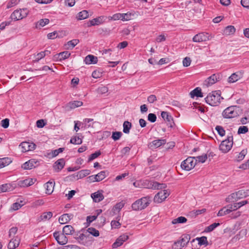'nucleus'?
<instances>
[{"mask_svg": "<svg viewBox=\"0 0 249 249\" xmlns=\"http://www.w3.org/2000/svg\"><path fill=\"white\" fill-rule=\"evenodd\" d=\"M235 32V28L233 26L230 25L226 27L224 30V33L226 35L233 34Z\"/></svg>", "mask_w": 249, "mask_h": 249, "instance_id": "nucleus-43", "label": "nucleus"}, {"mask_svg": "<svg viewBox=\"0 0 249 249\" xmlns=\"http://www.w3.org/2000/svg\"><path fill=\"white\" fill-rule=\"evenodd\" d=\"M97 61V57L91 54L87 55L84 59V62L86 64H96Z\"/></svg>", "mask_w": 249, "mask_h": 249, "instance_id": "nucleus-27", "label": "nucleus"}, {"mask_svg": "<svg viewBox=\"0 0 249 249\" xmlns=\"http://www.w3.org/2000/svg\"><path fill=\"white\" fill-rule=\"evenodd\" d=\"M239 107L236 106H232L227 107L222 112V116L225 118L230 119L239 116Z\"/></svg>", "mask_w": 249, "mask_h": 249, "instance_id": "nucleus-2", "label": "nucleus"}, {"mask_svg": "<svg viewBox=\"0 0 249 249\" xmlns=\"http://www.w3.org/2000/svg\"><path fill=\"white\" fill-rule=\"evenodd\" d=\"M65 164V160L63 159H60L54 163L53 168L55 171L59 172L64 168Z\"/></svg>", "mask_w": 249, "mask_h": 249, "instance_id": "nucleus-24", "label": "nucleus"}, {"mask_svg": "<svg viewBox=\"0 0 249 249\" xmlns=\"http://www.w3.org/2000/svg\"><path fill=\"white\" fill-rule=\"evenodd\" d=\"M93 119L86 118L83 120L84 124H85L84 127L85 128H89L90 127H93V124L98 123L96 122H93Z\"/></svg>", "mask_w": 249, "mask_h": 249, "instance_id": "nucleus-34", "label": "nucleus"}, {"mask_svg": "<svg viewBox=\"0 0 249 249\" xmlns=\"http://www.w3.org/2000/svg\"><path fill=\"white\" fill-rule=\"evenodd\" d=\"M195 161H196V162L197 161L199 162L203 163L207 160V156L206 154H204L201 156L195 157Z\"/></svg>", "mask_w": 249, "mask_h": 249, "instance_id": "nucleus-52", "label": "nucleus"}, {"mask_svg": "<svg viewBox=\"0 0 249 249\" xmlns=\"http://www.w3.org/2000/svg\"><path fill=\"white\" fill-rule=\"evenodd\" d=\"M74 230L73 228L71 225H66L64 227L63 229V233L66 235H71L73 234Z\"/></svg>", "mask_w": 249, "mask_h": 249, "instance_id": "nucleus-32", "label": "nucleus"}, {"mask_svg": "<svg viewBox=\"0 0 249 249\" xmlns=\"http://www.w3.org/2000/svg\"><path fill=\"white\" fill-rule=\"evenodd\" d=\"M213 38L211 35L206 32H201L196 35L193 38L195 42H205L211 40Z\"/></svg>", "mask_w": 249, "mask_h": 249, "instance_id": "nucleus-8", "label": "nucleus"}, {"mask_svg": "<svg viewBox=\"0 0 249 249\" xmlns=\"http://www.w3.org/2000/svg\"><path fill=\"white\" fill-rule=\"evenodd\" d=\"M122 14L117 13V14H114L111 17H109V19L110 20H119V19L122 20Z\"/></svg>", "mask_w": 249, "mask_h": 249, "instance_id": "nucleus-61", "label": "nucleus"}, {"mask_svg": "<svg viewBox=\"0 0 249 249\" xmlns=\"http://www.w3.org/2000/svg\"><path fill=\"white\" fill-rule=\"evenodd\" d=\"M12 190V186L9 183H6L0 185V193L10 191Z\"/></svg>", "mask_w": 249, "mask_h": 249, "instance_id": "nucleus-33", "label": "nucleus"}, {"mask_svg": "<svg viewBox=\"0 0 249 249\" xmlns=\"http://www.w3.org/2000/svg\"><path fill=\"white\" fill-rule=\"evenodd\" d=\"M182 63L184 67H188L191 64V59L190 57H186L183 59Z\"/></svg>", "mask_w": 249, "mask_h": 249, "instance_id": "nucleus-64", "label": "nucleus"}, {"mask_svg": "<svg viewBox=\"0 0 249 249\" xmlns=\"http://www.w3.org/2000/svg\"><path fill=\"white\" fill-rule=\"evenodd\" d=\"M150 201V197H143L134 202L132 205V208L134 211L143 210L149 205Z\"/></svg>", "mask_w": 249, "mask_h": 249, "instance_id": "nucleus-1", "label": "nucleus"}, {"mask_svg": "<svg viewBox=\"0 0 249 249\" xmlns=\"http://www.w3.org/2000/svg\"><path fill=\"white\" fill-rule=\"evenodd\" d=\"M122 21H128L131 20L135 16V13L128 12L126 13L122 14Z\"/></svg>", "mask_w": 249, "mask_h": 249, "instance_id": "nucleus-38", "label": "nucleus"}, {"mask_svg": "<svg viewBox=\"0 0 249 249\" xmlns=\"http://www.w3.org/2000/svg\"><path fill=\"white\" fill-rule=\"evenodd\" d=\"M39 165V161L32 159L25 162L22 165V168L24 170H30L37 167Z\"/></svg>", "mask_w": 249, "mask_h": 249, "instance_id": "nucleus-13", "label": "nucleus"}, {"mask_svg": "<svg viewBox=\"0 0 249 249\" xmlns=\"http://www.w3.org/2000/svg\"><path fill=\"white\" fill-rule=\"evenodd\" d=\"M151 186L153 187L151 188V189H161L166 187L165 184L159 183L155 181H152Z\"/></svg>", "mask_w": 249, "mask_h": 249, "instance_id": "nucleus-40", "label": "nucleus"}, {"mask_svg": "<svg viewBox=\"0 0 249 249\" xmlns=\"http://www.w3.org/2000/svg\"><path fill=\"white\" fill-rule=\"evenodd\" d=\"M91 196L95 202H99L103 200L104 198L102 191H98L92 194Z\"/></svg>", "mask_w": 249, "mask_h": 249, "instance_id": "nucleus-23", "label": "nucleus"}, {"mask_svg": "<svg viewBox=\"0 0 249 249\" xmlns=\"http://www.w3.org/2000/svg\"><path fill=\"white\" fill-rule=\"evenodd\" d=\"M53 216V213L51 212L43 213L40 216V220L45 221L50 219Z\"/></svg>", "mask_w": 249, "mask_h": 249, "instance_id": "nucleus-47", "label": "nucleus"}, {"mask_svg": "<svg viewBox=\"0 0 249 249\" xmlns=\"http://www.w3.org/2000/svg\"><path fill=\"white\" fill-rule=\"evenodd\" d=\"M73 217L72 214L65 213L62 215L59 218V222L61 224H64L68 222Z\"/></svg>", "mask_w": 249, "mask_h": 249, "instance_id": "nucleus-26", "label": "nucleus"}, {"mask_svg": "<svg viewBox=\"0 0 249 249\" xmlns=\"http://www.w3.org/2000/svg\"><path fill=\"white\" fill-rule=\"evenodd\" d=\"M95 176L97 182H99L103 180L106 177V173L105 171H103Z\"/></svg>", "mask_w": 249, "mask_h": 249, "instance_id": "nucleus-49", "label": "nucleus"}, {"mask_svg": "<svg viewBox=\"0 0 249 249\" xmlns=\"http://www.w3.org/2000/svg\"><path fill=\"white\" fill-rule=\"evenodd\" d=\"M190 95L192 98H194L196 96L197 97H203L202 93L201 92V89L200 88H196L190 92Z\"/></svg>", "mask_w": 249, "mask_h": 249, "instance_id": "nucleus-29", "label": "nucleus"}, {"mask_svg": "<svg viewBox=\"0 0 249 249\" xmlns=\"http://www.w3.org/2000/svg\"><path fill=\"white\" fill-rule=\"evenodd\" d=\"M20 239L18 236H16L14 238L11 239L9 242L8 248L9 249H15L17 248L19 244Z\"/></svg>", "mask_w": 249, "mask_h": 249, "instance_id": "nucleus-22", "label": "nucleus"}, {"mask_svg": "<svg viewBox=\"0 0 249 249\" xmlns=\"http://www.w3.org/2000/svg\"><path fill=\"white\" fill-rule=\"evenodd\" d=\"M196 164L195 157H189L183 160L181 164V167L186 171H190L192 169Z\"/></svg>", "mask_w": 249, "mask_h": 249, "instance_id": "nucleus-7", "label": "nucleus"}, {"mask_svg": "<svg viewBox=\"0 0 249 249\" xmlns=\"http://www.w3.org/2000/svg\"><path fill=\"white\" fill-rule=\"evenodd\" d=\"M122 136V133L120 131H115L112 133V138L114 141H117Z\"/></svg>", "mask_w": 249, "mask_h": 249, "instance_id": "nucleus-53", "label": "nucleus"}, {"mask_svg": "<svg viewBox=\"0 0 249 249\" xmlns=\"http://www.w3.org/2000/svg\"><path fill=\"white\" fill-rule=\"evenodd\" d=\"M132 127V124L128 121H124L123 124V132L125 134H128Z\"/></svg>", "mask_w": 249, "mask_h": 249, "instance_id": "nucleus-39", "label": "nucleus"}, {"mask_svg": "<svg viewBox=\"0 0 249 249\" xmlns=\"http://www.w3.org/2000/svg\"><path fill=\"white\" fill-rule=\"evenodd\" d=\"M191 239L189 234H183L181 236V239L175 243V245L177 247V249H181L186 246Z\"/></svg>", "mask_w": 249, "mask_h": 249, "instance_id": "nucleus-12", "label": "nucleus"}, {"mask_svg": "<svg viewBox=\"0 0 249 249\" xmlns=\"http://www.w3.org/2000/svg\"><path fill=\"white\" fill-rule=\"evenodd\" d=\"M70 142L74 144H80L82 143V140L79 136H74L71 138Z\"/></svg>", "mask_w": 249, "mask_h": 249, "instance_id": "nucleus-48", "label": "nucleus"}, {"mask_svg": "<svg viewBox=\"0 0 249 249\" xmlns=\"http://www.w3.org/2000/svg\"><path fill=\"white\" fill-rule=\"evenodd\" d=\"M124 206L123 202H119L117 203L115 206L113 207V210L114 211L119 212Z\"/></svg>", "mask_w": 249, "mask_h": 249, "instance_id": "nucleus-59", "label": "nucleus"}, {"mask_svg": "<svg viewBox=\"0 0 249 249\" xmlns=\"http://www.w3.org/2000/svg\"><path fill=\"white\" fill-rule=\"evenodd\" d=\"M54 184L53 181H49L44 184L46 194L50 195L53 192Z\"/></svg>", "mask_w": 249, "mask_h": 249, "instance_id": "nucleus-25", "label": "nucleus"}, {"mask_svg": "<svg viewBox=\"0 0 249 249\" xmlns=\"http://www.w3.org/2000/svg\"><path fill=\"white\" fill-rule=\"evenodd\" d=\"M187 219L186 217L184 216H179L177 218L174 219L171 223L172 224H176L178 223H184L186 222Z\"/></svg>", "mask_w": 249, "mask_h": 249, "instance_id": "nucleus-44", "label": "nucleus"}, {"mask_svg": "<svg viewBox=\"0 0 249 249\" xmlns=\"http://www.w3.org/2000/svg\"><path fill=\"white\" fill-rule=\"evenodd\" d=\"M58 32L57 31H54L52 33H49L47 35V37L49 39H53L57 37Z\"/></svg>", "mask_w": 249, "mask_h": 249, "instance_id": "nucleus-58", "label": "nucleus"}, {"mask_svg": "<svg viewBox=\"0 0 249 249\" xmlns=\"http://www.w3.org/2000/svg\"><path fill=\"white\" fill-rule=\"evenodd\" d=\"M90 173V171L89 170H82L77 173V177L78 178H82L86 177L87 176L89 175Z\"/></svg>", "mask_w": 249, "mask_h": 249, "instance_id": "nucleus-36", "label": "nucleus"}, {"mask_svg": "<svg viewBox=\"0 0 249 249\" xmlns=\"http://www.w3.org/2000/svg\"><path fill=\"white\" fill-rule=\"evenodd\" d=\"M152 181L148 179H140L135 181L133 184L136 188L151 189V188H153L151 186Z\"/></svg>", "mask_w": 249, "mask_h": 249, "instance_id": "nucleus-9", "label": "nucleus"}, {"mask_svg": "<svg viewBox=\"0 0 249 249\" xmlns=\"http://www.w3.org/2000/svg\"><path fill=\"white\" fill-rule=\"evenodd\" d=\"M128 239V236L126 234H123L120 236L112 244L113 248H117L121 246L124 242Z\"/></svg>", "mask_w": 249, "mask_h": 249, "instance_id": "nucleus-19", "label": "nucleus"}, {"mask_svg": "<svg viewBox=\"0 0 249 249\" xmlns=\"http://www.w3.org/2000/svg\"><path fill=\"white\" fill-rule=\"evenodd\" d=\"M222 97L217 91H213L209 93L205 98L206 102L212 106H216L220 103Z\"/></svg>", "mask_w": 249, "mask_h": 249, "instance_id": "nucleus-3", "label": "nucleus"}, {"mask_svg": "<svg viewBox=\"0 0 249 249\" xmlns=\"http://www.w3.org/2000/svg\"><path fill=\"white\" fill-rule=\"evenodd\" d=\"M27 15L26 9H19L15 10L11 14L12 19L15 20H18L25 18Z\"/></svg>", "mask_w": 249, "mask_h": 249, "instance_id": "nucleus-11", "label": "nucleus"}, {"mask_svg": "<svg viewBox=\"0 0 249 249\" xmlns=\"http://www.w3.org/2000/svg\"><path fill=\"white\" fill-rule=\"evenodd\" d=\"M82 105L83 102L80 101H74L73 102H71L68 104V106L71 109L81 107Z\"/></svg>", "mask_w": 249, "mask_h": 249, "instance_id": "nucleus-42", "label": "nucleus"}, {"mask_svg": "<svg viewBox=\"0 0 249 249\" xmlns=\"http://www.w3.org/2000/svg\"><path fill=\"white\" fill-rule=\"evenodd\" d=\"M50 20L48 18H44L40 19L38 22L36 23V28L37 29H41L42 27L48 24Z\"/></svg>", "mask_w": 249, "mask_h": 249, "instance_id": "nucleus-28", "label": "nucleus"}, {"mask_svg": "<svg viewBox=\"0 0 249 249\" xmlns=\"http://www.w3.org/2000/svg\"><path fill=\"white\" fill-rule=\"evenodd\" d=\"M215 129L217 130L218 134L220 136H223L225 135V131L222 126L219 125L216 126L215 127Z\"/></svg>", "mask_w": 249, "mask_h": 249, "instance_id": "nucleus-62", "label": "nucleus"}, {"mask_svg": "<svg viewBox=\"0 0 249 249\" xmlns=\"http://www.w3.org/2000/svg\"><path fill=\"white\" fill-rule=\"evenodd\" d=\"M75 238L79 244L87 247L91 245L93 241V238L86 233H80Z\"/></svg>", "mask_w": 249, "mask_h": 249, "instance_id": "nucleus-5", "label": "nucleus"}, {"mask_svg": "<svg viewBox=\"0 0 249 249\" xmlns=\"http://www.w3.org/2000/svg\"><path fill=\"white\" fill-rule=\"evenodd\" d=\"M79 40L78 39H72L68 41L66 44L65 47L66 49H73L78 43Z\"/></svg>", "mask_w": 249, "mask_h": 249, "instance_id": "nucleus-30", "label": "nucleus"}, {"mask_svg": "<svg viewBox=\"0 0 249 249\" xmlns=\"http://www.w3.org/2000/svg\"><path fill=\"white\" fill-rule=\"evenodd\" d=\"M22 152L33 150L36 148V144L32 142H23L19 145Z\"/></svg>", "mask_w": 249, "mask_h": 249, "instance_id": "nucleus-15", "label": "nucleus"}, {"mask_svg": "<svg viewBox=\"0 0 249 249\" xmlns=\"http://www.w3.org/2000/svg\"><path fill=\"white\" fill-rule=\"evenodd\" d=\"M249 196V190H241L231 194L228 199L232 201L237 200Z\"/></svg>", "mask_w": 249, "mask_h": 249, "instance_id": "nucleus-6", "label": "nucleus"}, {"mask_svg": "<svg viewBox=\"0 0 249 249\" xmlns=\"http://www.w3.org/2000/svg\"><path fill=\"white\" fill-rule=\"evenodd\" d=\"M148 120L151 123H154L156 121L157 116L154 113H149L148 115Z\"/></svg>", "mask_w": 249, "mask_h": 249, "instance_id": "nucleus-63", "label": "nucleus"}, {"mask_svg": "<svg viewBox=\"0 0 249 249\" xmlns=\"http://www.w3.org/2000/svg\"><path fill=\"white\" fill-rule=\"evenodd\" d=\"M105 19L106 17L103 16L93 18L89 20L90 25L89 26L100 25L104 22Z\"/></svg>", "mask_w": 249, "mask_h": 249, "instance_id": "nucleus-21", "label": "nucleus"}, {"mask_svg": "<svg viewBox=\"0 0 249 249\" xmlns=\"http://www.w3.org/2000/svg\"><path fill=\"white\" fill-rule=\"evenodd\" d=\"M108 91V88L106 86L99 87L97 89V92L99 94H104Z\"/></svg>", "mask_w": 249, "mask_h": 249, "instance_id": "nucleus-57", "label": "nucleus"}, {"mask_svg": "<svg viewBox=\"0 0 249 249\" xmlns=\"http://www.w3.org/2000/svg\"><path fill=\"white\" fill-rule=\"evenodd\" d=\"M249 130L248 127L246 126H241L238 130V134H245Z\"/></svg>", "mask_w": 249, "mask_h": 249, "instance_id": "nucleus-60", "label": "nucleus"}, {"mask_svg": "<svg viewBox=\"0 0 249 249\" xmlns=\"http://www.w3.org/2000/svg\"><path fill=\"white\" fill-rule=\"evenodd\" d=\"M197 240L198 241V244L200 245L208 244L207 239V237L205 236H202L201 237L197 238Z\"/></svg>", "mask_w": 249, "mask_h": 249, "instance_id": "nucleus-56", "label": "nucleus"}, {"mask_svg": "<svg viewBox=\"0 0 249 249\" xmlns=\"http://www.w3.org/2000/svg\"><path fill=\"white\" fill-rule=\"evenodd\" d=\"M86 233L89 234V235L90 234L95 237H97L99 235V231L95 228L92 227H90L88 229Z\"/></svg>", "mask_w": 249, "mask_h": 249, "instance_id": "nucleus-46", "label": "nucleus"}, {"mask_svg": "<svg viewBox=\"0 0 249 249\" xmlns=\"http://www.w3.org/2000/svg\"><path fill=\"white\" fill-rule=\"evenodd\" d=\"M34 183L32 178H28L19 182V185L21 187H28L33 185Z\"/></svg>", "mask_w": 249, "mask_h": 249, "instance_id": "nucleus-31", "label": "nucleus"}, {"mask_svg": "<svg viewBox=\"0 0 249 249\" xmlns=\"http://www.w3.org/2000/svg\"><path fill=\"white\" fill-rule=\"evenodd\" d=\"M231 213V210L229 209L228 206L225 207L220 210L217 213L218 216H221L226 214H228Z\"/></svg>", "mask_w": 249, "mask_h": 249, "instance_id": "nucleus-37", "label": "nucleus"}, {"mask_svg": "<svg viewBox=\"0 0 249 249\" xmlns=\"http://www.w3.org/2000/svg\"><path fill=\"white\" fill-rule=\"evenodd\" d=\"M101 154V152L100 151H96L95 153L91 154L89 158L88 159V162H90L93 160L94 159L98 157Z\"/></svg>", "mask_w": 249, "mask_h": 249, "instance_id": "nucleus-55", "label": "nucleus"}, {"mask_svg": "<svg viewBox=\"0 0 249 249\" xmlns=\"http://www.w3.org/2000/svg\"><path fill=\"white\" fill-rule=\"evenodd\" d=\"M12 160L9 158H4L0 159V169L9 165Z\"/></svg>", "mask_w": 249, "mask_h": 249, "instance_id": "nucleus-35", "label": "nucleus"}, {"mask_svg": "<svg viewBox=\"0 0 249 249\" xmlns=\"http://www.w3.org/2000/svg\"><path fill=\"white\" fill-rule=\"evenodd\" d=\"M89 17V13L87 10H83L80 12L77 16V18L78 20H82L87 18Z\"/></svg>", "mask_w": 249, "mask_h": 249, "instance_id": "nucleus-45", "label": "nucleus"}, {"mask_svg": "<svg viewBox=\"0 0 249 249\" xmlns=\"http://www.w3.org/2000/svg\"><path fill=\"white\" fill-rule=\"evenodd\" d=\"M243 76V72L238 71L231 74L227 79V82L230 83H233L241 79Z\"/></svg>", "mask_w": 249, "mask_h": 249, "instance_id": "nucleus-17", "label": "nucleus"}, {"mask_svg": "<svg viewBox=\"0 0 249 249\" xmlns=\"http://www.w3.org/2000/svg\"><path fill=\"white\" fill-rule=\"evenodd\" d=\"M166 143V140L164 139H158L152 141L148 145L150 148H156Z\"/></svg>", "mask_w": 249, "mask_h": 249, "instance_id": "nucleus-20", "label": "nucleus"}, {"mask_svg": "<svg viewBox=\"0 0 249 249\" xmlns=\"http://www.w3.org/2000/svg\"><path fill=\"white\" fill-rule=\"evenodd\" d=\"M170 193L167 190H161L158 193L154 198V202L160 203L165 200L169 196Z\"/></svg>", "mask_w": 249, "mask_h": 249, "instance_id": "nucleus-10", "label": "nucleus"}, {"mask_svg": "<svg viewBox=\"0 0 249 249\" xmlns=\"http://www.w3.org/2000/svg\"><path fill=\"white\" fill-rule=\"evenodd\" d=\"M161 116L162 119L167 122V125L170 127H173L175 124L173 118L167 111H162L161 113Z\"/></svg>", "mask_w": 249, "mask_h": 249, "instance_id": "nucleus-18", "label": "nucleus"}, {"mask_svg": "<svg viewBox=\"0 0 249 249\" xmlns=\"http://www.w3.org/2000/svg\"><path fill=\"white\" fill-rule=\"evenodd\" d=\"M220 79V75L219 74H213L211 76L207 78L204 82V85L206 87L212 86L219 81Z\"/></svg>", "mask_w": 249, "mask_h": 249, "instance_id": "nucleus-16", "label": "nucleus"}, {"mask_svg": "<svg viewBox=\"0 0 249 249\" xmlns=\"http://www.w3.org/2000/svg\"><path fill=\"white\" fill-rule=\"evenodd\" d=\"M220 225L219 223H214L210 226H208L206 228L205 230V231L206 232H211L214 230L215 228Z\"/></svg>", "mask_w": 249, "mask_h": 249, "instance_id": "nucleus-50", "label": "nucleus"}, {"mask_svg": "<svg viewBox=\"0 0 249 249\" xmlns=\"http://www.w3.org/2000/svg\"><path fill=\"white\" fill-rule=\"evenodd\" d=\"M247 153V150L246 149L242 150L239 154L237 157V160L240 161L243 160Z\"/></svg>", "mask_w": 249, "mask_h": 249, "instance_id": "nucleus-54", "label": "nucleus"}, {"mask_svg": "<svg viewBox=\"0 0 249 249\" xmlns=\"http://www.w3.org/2000/svg\"><path fill=\"white\" fill-rule=\"evenodd\" d=\"M233 145V137L230 135L227 136V138L223 141L219 145V149L223 153H227L231 148Z\"/></svg>", "mask_w": 249, "mask_h": 249, "instance_id": "nucleus-4", "label": "nucleus"}, {"mask_svg": "<svg viewBox=\"0 0 249 249\" xmlns=\"http://www.w3.org/2000/svg\"><path fill=\"white\" fill-rule=\"evenodd\" d=\"M60 60H65L69 58L71 55V53L68 51H64L56 54Z\"/></svg>", "mask_w": 249, "mask_h": 249, "instance_id": "nucleus-41", "label": "nucleus"}, {"mask_svg": "<svg viewBox=\"0 0 249 249\" xmlns=\"http://www.w3.org/2000/svg\"><path fill=\"white\" fill-rule=\"evenodd\" d=\"M50 53V51H45L37 53L36 55V60L37 61H39L41 59L44 57L46 54H48V53Z\"/></svg>", "mask_w": 249, "mask_h": 249, "instance_id": "nucleus-51", "label": "nucleus"}, {"mask_svg": "<svg viewBox=\"0 0 249 249\" xmlns=\"http://www.w3.org/2000/svg\"><path fill=\"white\" fill-rule=\"evenodd\" d=\"M53 237L60 245H65L68 242V240L65 233L55 231L53 233Z\"/></svg>", "mask_w": 249, "mask_h": 249, "instance_id": "nucleus-14", "label": "nucleus"}]
</instances>
